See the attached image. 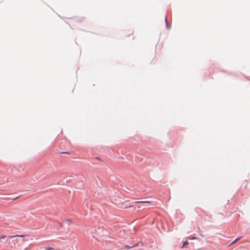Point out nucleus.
<instances>
[{"label":"nucleus","instance_id":"f257e3e1","mask_svg":"<svg viewBox=\"0 0 250 250\" xmlns=\"http://www.w3.org/2000/svg\"><path fill=\"white\" fill-rule=\"evenodd\" d=\"M136 203H148L149 204L151 203V201H138Z\"/></svg>","mask_w":250,"mask_h":250},{"label":"nucleus","instance_id":"f03ea898","mask_svg":"<svg viewBox=\"0 0 250 250\" xmlns=\"http://www.w3.org/2000/svg\"><path fill=\"white\" fill-rule=\"evenodd\" d=\"M188 242L187 241H185L183 243V246H182V248L185 247L186 246L188 245Z\"/></svg>","mask_w":250,"mask_h":250},{"label":"nucleus","instance_id":"7ed1b4c3","mask_svg":"<svg viewBox=\"0 0 250 250\" xmlns=\"http://www.w3.org/2000/svg\"><path fill=\"white\" fill-rule=\"evenodd\" d=\"M17 236L23 237V235L9 236H8V238H14V237H17Z\"/></svg>","mask_w":250,"mask_h":250},{"label":"nucleus","instance_id":"20e7f679","mask_svg":"<svg viewBox=\"0 0 250 250\" xmlns=\"http://www.w3.org/2000/svg\"><path fill=\"white\" fill-rule=\"evenodd\" d=\"M239 240V238H237L235 240H234L231 243V244H234L235 243H236L237 241H238Z\"/></svg>","mask_w":250,"mask_h":250},{"label":"nucleus","instance_id":"39448f33","mask_svg":"<svg viewBox=\"0 0 250 250\" xmlns=\"http://www.w3.org/2000/svg\"><path fill=\"white\" fill-rule=\"evenodd\" d=\"M53 248L52 247H46L45 248V250H51Z\"/></svg>","mask_w":250,"mask_h":250},{"label":"nucleus","instance_id":"423d86ee","mask_svg":"<svg viewBox=\"0 0 250 250\" xmlns=\"http://www.w3.org/2000/svg\"><path fill=\"white\" fill-rule=\"evenodd\" d=\"M61 153H65V154H69V152H62Z\"/></svg>","mask_w":250,"mask_h":250},{"label":"nucleus","instance_id":"0eeeda50","mask_svg":"<svg viewBox=\"0 0 250 250\" xmlns=\"http://www.w3.org/2000/svg\"><path fill=\"white\" fill-rule=\"evenodd\" d=\"M196 239V238H195V237H192V238H191V239Z\"/></svg>","mask_w":250,"mask_h":250},{"label":"nucleus","instance_id":"6e6552de","mask_svg":"<svg viewBox=\"0 0 250 250\" xmlns=\"http://www.w3.org/2000/svg\"><path fill=\"white\" fill-rule=\"evenodd\" d=\"M17 241V239H15V240H13V242H15V241Z\"/></svg>","mask_w":250,"mask_h":250}]
</instances>
